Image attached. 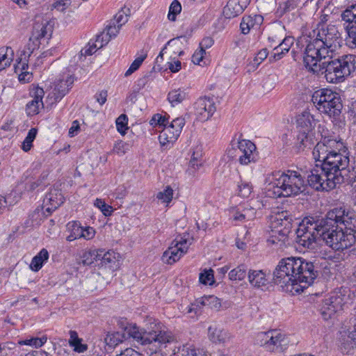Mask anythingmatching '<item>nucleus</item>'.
Instances as JSON below:
<instances>
[{
  "mask_svg": "<svg viewBox=\"0 0 356 356\" xmlns=\"http://www.w3.org/2000/svg\"><path fill=\"white\" fill-rule=\"evenodd\" d=\"M156 198L168 207L173 198V189L171 186H167L163 191L156 194Z\"/></svg>",
  "mask_w": 356,
  "mask_h": 356,
  "instance_id": "obj_40",
  "label": "nucleus"
},
{
  "mask_svg": "<svg viewBox=\"0 0 356 356\" xmlns=\"http://www.w3.org/2000/svg\"><path fill=\"white\" fill-rule=\"evenodd\" d=\"M341 21L347 32L346 44L352 49L356 48V3L348 6L341 14Z\"/></svg>",
  "mask_w": 356,
  "mask_h": 356,
  "instance_id": "obj_12",
  "label": "nucleus"
},
{
  "mask_svg": "<svg viewBox=\"0 0 356 356\" xmlns=\"http://www.w3.org/2000/svg\"><path fill=\"white\" fill-rule=\"evenodd\" d=\"M13 56V51L11 47H2L0 48V71L10 66L13 60L12 57H8V53Z\"/></svg>",
  "mask_w": 356,
  "mask_h": 356,
  "instance_id": "obj_37",
  "label": "nucleus"
},
{
  "mask_svg": "<svg viewBox=\"0 0 356 356\" xmlns=\"http://www.w3.org/2000/svg\"><path fill=\"white\" fill-rule=\"evenodd\" d=\"M98 250H86L83 252L81 257L79 264L83 266H90L94 262H98Z\"/></svg>",
  "mask_w": 356,
  "mask_h": 356,
  "instance_id": "obj_36",
  "label": "nucleus"
},
{
  "mask_svg": "<svg viewBox=\"0 0 356 356\" xmlns=\"http://www.w3.org/2000/svg\"><path fill=\"white\" fill-rule=\"evenodd\" d=\"M252 185L249 183L243 182L238 185V195L243 197H248L252 193Z\"/></svg>",
  "mask_w": 356,
  "mask_h": 356,
  "instance_id": "obj_55",
  "label": "nucleus"
},
{
  "mask_svg": "<svg viewBox=\"0 0 356 356\" xmlns=\"http://www.w3.org/2000/svg\"><path fill=\"white\" fill-rule=\"evenodd\" d=\"M299 3V0H286L285 1L280 2L276 10V14L279 17H282L285 13L297 8Z\"/></svg>",
  "mask_w": 356,
  "mask_h": 356,
  "instance_id": "obj_34",
  "label": "nucleus"
},
{
  "mask_svg": "<svg viewBox=\"0 0 356 356\" xmlns=\"http://www.w3.org/2000/svg\"><path fill=\"white\" fill-rule=\"evenodd\" d=\"M323 60L322 65L325 68V77L330 83L343 82L356 69V56L354 54H337Z\"/></svg>",
  "mask_w": 356,
  "mask_h": 356,
  "instance_id": "obj_6",
  "label": "nucleus"
},
{
  "mask_svg": "<svg viewBox=\"0 0 356 356\" xmlns=\"http://www.w3.org/2000/svg\"><path fill=\"white\" fill-rule=\"evenodd\" d=\"M147 344L155 343L161 348L175 340V335L163 324L156 319H149L147 324Z\"/></svg>",
  "mask_w": 356,
  "mask_h": 356,
  "instance_id": "obj_10",
  "label": "nucleus"
},
{
  "mask_svg": "<svg viewBox=\"0 0 356 356\" xmlns=\"http://www.w3.org/2000/svg\"><path fill=\"white\" fill-rule=\"evenodd\" d=\"M186 253V248L179 247L172 243L171 245L163 252L161 259L163 263L172 265L179 261Z\"/></svg>",
  "mask_w": 356,
  "mask_h": 356,
  "instance_id": "obj_23",
  "label": "nucleus"
},
{
  "mask_svg": "<svg viewBox=\"0 0 356 356\" xmlns=\"http://www.w3.org/2000/svg\"><path fill=\"white\" fill-rule=\"evenodd\" d=\"M119 254L113 250L105 251L104 249H99L98 266L114 270L119 265Z\"/></svg>",
  "mask_w": 356,
  "mask_h": 356,
  "instance_id": "obj_18",
  "label": "nucleus"
},
{
  "mask_svg": "<svg viewBox=\"0 0 356 356\" xmlns=\"http://www.w3.org/2000/svg\"><path fill=\"white\" fill-rule=\"evenodd\" d=\"M95 206L99 208L105 216H109L113 213V208L111 206L105 203L101 199H96L94 203Z\"/></svg>",
  "mask_w": 356,
  "mask_h": 356,
  "instance_id": "obj_51",
  "label": "nucleus"
},
{
  "mask_svg": "<svg viewBox=\"0 0 356 356\" xmlns=\"http://www.w3.org/2000/svg\"><path fill=\"white\" fill-rule=\"evenodd\" d=\"M149 124L154 127L162 128V129L168 124V120L165 116L159 113L154 114L149 120Z\"/></svg>",
  "mask_w": 356,
  "mask_h": 356,
  "instance_id": "obj_44",
  "label": "nucleus"
},
{
  "mask_svg": "<svg viewBox=\"0 0 356 356\" xmlns=\"http://www.w3.org/2000/svg\"><path fill=\"white\" fill-rule=\"evenodd\" d=\"M172 243L179 247L186 248V252L188 251L189 245L192 244L191 240L184 238L180 236H177Z\"/></svg>",
  "mask_w": 356,
  "mask_h": 356,
  "instance_id": "obj_56",
  "label": "nucleus"
},
{
  "mask_svg": "<svg viewBox=\"0 0 356 356\" xmlns=\"http://www.w3.org/2000/svg\"><path fill=\"white\" fill-rule=\"evenodd\" d=\"M47 176L46 174H42L36 180L30 179L27 181L25 184V189L28 191H33L35 189L42 186Z\"/></svg>",
  "mask_w": 356,
  "mask_h": 356,
  "instance_id": "obj_47",
  "label": "nucleus"
},
{
  "mask_svg": "<svg viewBox=\"0 0 356 356\" xmlns=\"http://www.w3.org/2000/svg\"><path fill=\"white\" fill-rule=\"evenodd\" d=\"M74 81V76L70 73H63L55 81L54 95V99L60 100L70 90Z\"/></svg>",
  "mask_w": 356,
  "mask_h": 356,
  "instance_id": "obj_16",
  "label": "nucleus"
},
{
  "mask_svg": "<svg viewBox=\"0 0 356 356\" xmlns=\"http://www.w3.org/2000/svg\"><path fill=\"white\" fill-rule=\"evenodd\" d=\"M128 17L129 15L123 10H121L114 16L113 19H111V24L115 23L122 27L127 22Z\"/></svg>",
  "mask_w": 356,
  "mask_h": 356,
  "instance_id": "obj_53",
  "label": "nucleus"
},
{
  "mask_svg": "<svg viewBox=\"0 0 356 356\" xmlns=\"http://www.w3.org/2000/svg\"><path fill=\"white\" fill-rule=\"evenodd\" d=\"M348 323V328L341 341V349L347 354L356 346V315L350 319Z\"/></svg>",
  "mask_w": 356,
  "mask_h": 356,
  "instance_id": "obj_17",
  "label": "nucleus"
},
{
  "mask_svg": "<svg viewBox=\"0 0 356 356\" xmlns=\"http://www.w3.org/2000/svg\"><path fill=\"white\" fill-rule=\"evenodd\" d=\"M236 155L241 165L255 163L258 159L256 145L249 140H241L238 142Z\"/></svg>",
  "mask_w": 356,
  "mask_h": 356,
  "instance_id": "obj_14",
  "label": "nucleus"
},
{
  "mask_svg": "<svg viewBox=\"0 0 356 356\" xmlns=\"http://www.w3.org/2000/svg\"><path fill=\"white\" fill-rule=\"evenodd\" d=\"M146 58V55H141L139 57L136 58L131 64L129 68L124 73L125 76H130L132 73L136 72L141 65L143 62Z\"/></svg>",
  "mask_w": 356,
  "mask_h": 356,
  "instance_id": "obj_49",
  "label": "nucleus"
},
{
  "mask_svg": "<svg viewBox=\"0 0 356 356\" xmlns=\"http://www.w3.org/2000/svg\"><path fill=\"white\" fill-rule=\"evenodd\" d=\"M115 124L118 131L122 135H124L128 129V117L127 115L121 114L116 119Z\"/></svg>",
  "mask_w": 356,
  "mask_h": 356,
  "instance_id": "obj_46",
  "label": "nucleus"
},
{
  "mask_svg": "<svg viewBox=\"0 0 356 356\" xmlns=\"http://www.w3.org/2000/svg\"><path fill=\"white\" fill-rule=\"evenodd\" d=\"M49 252L45 248H42L31 260L30 268L34 271H39L44 262L49 259Z\"/></svg>",
  "mask_w": 356,
  "mask_h": 356,
  "instance_id": "obj_33",
  "label": "nucleus"
},
{
  "mask_svg": "<svg viewBox=\"0 0 356 356\" xmlns=\"http://www.w3.org/2000/svg\"><path fill=\"white\" fill-rule=\"evenodd\" d=\"M203 307V305H201L200 303H197V299L195 300V302L191 305L188 307L187 313L191 314L195 313V314H197L200 312V309Z\"/></svg>",
  "mask_w": 356,
  "mask_h": 356,
  "instance_id": "obj_63",
  "label": "nucleus"
},
{
  "mask_svg": "<svg viewBox=\"0 0 356 356\" xmlns=\"http://www.w3.org/2000/svg\"><path fill=\"white\" fill-rule=\"evenodd\" d=\"M317 263L302 257H290L282 259L273 274V281L283 291L300 293L312 285L319 275Z\"/></svg>",
  "mask_w": 356,
  "mask_h": 356,
  "instance_id": "obj_2",
  "label": "nucleus"
},
{
  "mask_svg": "<svg viewBox=\"0 0 356 356\" xmlns=\"http://www.w3.org/2000/svg\"><path fill=\"white\" fill-rule=\"evenodd\" d=\"M128 144L123 142L120 141L118 142L115 146H114V151L117 152L119 154H122L126 152V150L127 149Z\"/></svg>",
  "mask_w": 356,
  "mask_h": 356,
  "instance_id": "obj_61",
  "label": "nucleus"
},
{
  "mask_svg": "<svg viewBox=\"0 0 356 356\" xmlns=\"http://www.w3.org/2000/svg\"><path fill=\"white\" fill-rule=\"evenodd\" d=\"M188 97L186 89L176 88L171 90L168 94V100L172 106L183 102Z\"/></svg>",
  "mask_w": 356,
  "mask_h": 356,
  "instance_id": "obj_32",
  "label": "nucleus"
},
{
  "mask_svg": "<svg viewBox=\"0 0 356 356\" xmlns=\"http://www.w3.org/2000/svg\"><path fill=\"white\" fill-rule=\"evenodd\" d=\"M349 161L345 166L341 164L337 165L333 170L322 177L323 180H318L311 187L316 191H330L338 184L346 182L354 188H356V167L350 169L348 167Z\"/></svg>",
  "mask_w": 356,
  "mask_h": 356,
  "instance_id": "obj_7",
  "label": "nucleus"
},
{
  "mask_svg": "<svg viewBox=\"0 0 356 356\" xmlns=\"http://www.w3.org/2000/svg\"><path fill=\"white\" fill-rule=\"evenodd\" d=\"M185 124V119L179 117L174 119L169 125L165 127L161 131L159 139L162 145L167 143H172L175 142Z\"/></svg>",
  "mask_w": 356,
  "mask_h": 356,
  "instance_id": "obj_13",
  "label": "nucleus"
},
{
  "mask_svg": "<svg viewBox=\"0 0 356 356\" xmlns=\"http://www.w3.org/2000/svg\"><path fill=\"white\" fill-rule=\"evenodd\" d=\"M18 74L19 81L22 83H28L32 80L33 74L28 71H23L17 73Z\"/></svg>",
  "mask_w": 356,
  "mask_h": 356,
  "instance_id": "obj_58",
  "label": "nucleus"
},
{
  "mask_svg": "<svg viewBox=\"0 0 356 356\" xmlns=\"http://www.w3.org/2000/svg\"><path fill=\"white\" fill-rule=\"evenodd\" d=\"M249 4V0H229L223 8V15L227 19L234 18L241 14Z\"/></svg>",
  "mask_w": 356,
  "mask_h": 356,
  "instance_id": "obj_22",
  "label": "nucleus"
},
{
  "mask_svg": "<svg viewBox=\"0 0 356 356\" xmlns=\"http://www.w3.org/2000/svg\"><path fill=\"white\" fill-rule=\"evenodd\" d=\"M67 229L75 235V237L81 238L83 236V227L77 221H72L67 225Z\"/></svg>",
  "mask_w": 356,
  "mask_h": 356,
  "instance_id": "obj_50",
  "label": "nucleus"
},
{
  "mask_svg": "<svg viewBox=\"0 0 356 356\" xmlns=\"http://www.w3.org/2000/svg\"><path fill=\"white\" fill-rule=\"evenodd\" d=\"M248 280L252 286L258 289L266 286L269 283L268 277L262 270H250Z\"/></svg>",
  "mask_w": 356,
  "mask_h": 356,
  "instance_id": "obj_25",
  "label": "nucleus"
},
{
  "mask_svg": "<svg viewBox=\"0 0 356 356\" xmlns=\"http://www.w3.org/2000/svg\"><path fill=\"white\" fill-rule=\"evenodd\" d=\"M95 231L92 227H86L85 228L83 227V236H81V238L86 239V240H90L95 236Z\"/></svg>",
  "mask_w": 356,
  "mask_h": 356,
  "instance_id": "obj_62",
  "label": "nucleus"
},
{
  "mask_svg": "<svg viewBox=\"0 0 356 356\" xmlns=\"http://www.w3.org/2000/svg\"><path fill=\"white\" fill-rule=\"evenodd\" d=\"M268 186L277 197L296 196L305 191V184L302 175L296 171L276 172Z\"/></svg>",
  "mask_w": 356,
  "mask_h": 356,
  "instance_id": "obj_5",
  "label": "nucleus"
},
{
  "mask_svg": "<svg viewBox=\"0 0 356 356\" xmlns=\"http://www.w3.org/2000/svg\"><path fill=\"white\" fill-rule=\"evenodd\" d=\"M314 119L313 115L307 111L302 112L297 118L298 131L313 133L314 127Z\"/></svg>",
  "mask_w": 356,
  "mask_h": 356,
  "instance_id": "obj_26",
  "label": "nucleus"
},
{
  "mask_svg": "<svg viewBox=\"0 0 356 356\" xmlns=\"http://www.w3.org/2000/svg\"><path fill=\"white\" fill-rule=\"evenodd\" d=\"M350 290L346 287H340L330 292L322 301L320 312L325 320L331 318L337 312L341 311L349 297Z\"/></svg>",
  "mask_w": 356,
  "mask_h": 356,
  "instance_id": "obj_9",
  "label": "nucleus"
},
{
  "mask_svg": "<svg viewBox=\"0 0 356 356\" xmlns=\"http://www.w3.org/2000/svg\"><path fill=\"white\" fill-rule=\"evenodd\" d=\"M308 42L303 56V62L307 68L315 71L318 63L327 58L337 55L341 47V34L338 28L333 24H318L309 33Z\"/></svg>",
  "mask_w": 356,
  "mask_h": 356,
  "instance_id": "obj_3",
  "label": "nucleus"
},
{
  "mask_svg": "<svg viewBox=\"0 0 356 356\" xmlns=\"http://www.w3.org/2000/svg\"><path fill=\"white\" fill-rule=\"evenodd\" d=\"M246 271L245 266H238L229 273V278L232 281H241L246 277Z\"/></svg>",
  "mask_w": 356,
  "mask_h": 356,
  "instance_id": "obj_41",
  "label": "nucleus"
},
{
  "mask_svg": "<svg viewBox=\"0 0 356 356\" xmlns=\"http://www.w3.org/2000/svg\"><path fill=\"white\" fill-rule=\"evenodd\" d=\"M47 337L46 336H42V337H32L31 339L22 340L19 341V343L35 348H40L47 342Z\"/></svg>",
  "mask_w": 356,
  "mask_h": 356,
  "instance_id": "obj_42",
  "label": "nucleus"
},
{
  "mask_svg": "<svg viewBox=\"0 0 356 356\" xmlns=\"http://www.w3.org/2000/svg\"><path fill=\"white\" fill-rule=\"evenodd\" d=\"M33 51L34 50L31 49V44H27L25 49L22 51L20 56L17 60V64L14 66L15 73L28 71L29 59Z\"/></svg>",
  "mask_w": 356,
  "mask_h": 356,
  "instance_id": "obj_28",
  "label": "nucleus"
},
{
  "mask_svg": "<svg viewBox=\"0 0 356 356\" xmlns=\"http://www.w3.org/2000/svg\"><path fill=\"white\" fill-rule=\"evenodd\" d=\"M125 330L129 337H132L138 343L142 345L147 344V327L144 330H142L136 325H130L126 327Z\"/></svg>",
  "mask_w": 356,
  "mask_h": 356,
  "instance_id": "obj_30",
  "label": "nucleus"
},
{
  "mask_svg": "<svg viewBox=\"0 0 356 356\" xmlns=\"http://www.w3.org/2000/svg\"><path fill=\"white\" fill-rule=\"evenodd\" d=\"M44 95V90L41 88H36L31 92L33 99L29 102L26 106V111L28 115L33 116L39 113L40 110L44 108L42 98Z\"/></svg>",
  "mask_w": 356,
  "mask_h": 356,
  "instance_id": "obj_19",
  "label": "nucleus"
},
{
  "mask_svg": "<svg viewBox=\"0 0 356 356\" xmlns=\"http://www.w3.org/2000/svg\"><path fill=\"white\" fill-rule=\"evenodd\" d=\"M116 356H143L141 353L135 350L133 348H126L123 351L121 352L120 355H118Z\"/></svg>",
  "mask_w": 356,
  "mask_h": 356,
  "instance_id": "obj_64",
  "label": "nucleus"
},
{
  "mask_svg": "<svg viewBox=\"0 0 356 356\" xmlns=\"http://www.w3.org/2000/svg\"><path fill=\"white\" fill-rule=\"evenodd\" d=\"M199 280L203 284L212 285L214 283L213 270L210 269L201 273L200 274Z\"/></svg>",
  "mask_w": 356,
  "mask_h": 356,
  "instance_id": "obj_48",
  "label": "nucleus"
},
{
  "mask_svg": "<svg viewBox=\"0 0 356 356\" xmlns=\"http://www.w3.org/2000/svg\"><path fill=\"white\" fill-rule=\"evenodd\" d=\"M264 22L261 15L243 16L240 24L241 33L244 35L249 33L251 29H257Z\"/></svg>",
  "mask_w": 356,
  "mask_h": 356,
  "instance_id": "obj_24",
  "label": "nucleus"
},
{
  "mask_svg": "<svg viewBox=\"0 0 356 356\" xmlns=\"http://www.w3.org/2000/svg\"><path fill=\"white\" fill-rule=\"evenodd\" d=\"M268 55V49L266 48L262 49L257 53V56L251 62V65L253 67H257L267 58Z\"/></svg>",
  "mask_w": 356,
  "mask_h": 356,
  "instance_id": "obj_54",
  "label": "nucleus"
},
{
  "mask_svg": "<svg viewBox=\"0 0 356 356\" xmlns=\"http://www.w3.org/2000/svg\"><path fill=\"white\" fill-rule=\"evenodd\" d=\"M64 202V197L60 190L52 188L43 200L45 211L50 214Z\"/></svg>",
  "mask_w": 356,
  "mask_h": 356,
  "instance_id": "obj_20",
  "label": "nucleus"
},
{
  "mask_svg": "<svg viewBox=\"0 0 356 356\" xmlns=\"http://www.w3.org/2000/svg\"><path fill=\"white\" fill-rule=\"evenodd\" d=\"M194 109L197 118L205 121L213 115L216 108L212 98L202 97L194 103Z\"/></svg>",
  "mask_w": 356,
  "mask_h": 356,
  "instance_id": "obj_15",
  "label": "nucleus"
},
{
  "mask_svg": "<svg viewBox=\"0 0 356 356\" xmlns=\"http://www.w3.org/2000/svg\"><path fill=\"white\" fill-rule=\"evenodd\" d=\"M273 339L270 340L268 351L281 353L286 350L289 343L287 336L280 330H273Z\"/></svg>",
  "mask_w": 356,
  "mask_h": 356,
  "instance_id": "obj_21",
  "label": "nucleus"
},
{
  "mask_svg": "<svg viewBox=\"0 0 356 356\" xmlns=\"http://www.w3.org/2000/svg\"><path fill=\"white\" fill-rule=\"evenodd\" d=\"M297 243L310 248L321 239L332 250L348 249L356 242V218L353 212L344 207L329 211L325 217H305L297 232Z\"/></svg>",
  "mask_w": 356,
  "mask_h": 356,
  "instance_id": "obj_1",
  "label": "nucleus"
},
{
  "mask_svg": "<svg viewBox=\"0 0 356 356\" xmlns=\"http://www.w3.org/2000/svg\"><path fill=\"white\" fill-rule=\"evenodd\" d=\"M205 50L200 48L199 51H196L192 56V61L194 64L200 65L203 59V55L205 54Z\"/></svg>",
  "mask_w": 356,
  "mask_h": 356,
  "instance_id": "obj_60",
  "label": "nucleus"
},
{
  "mask_svg": "<svg viewBox=\"0 0 356 356\" xmlns=\"http://www.w3.org/2000/svg\"><path fill=\"white\" fill-rule=\"evenodd\" d=\"M53 33V26L48 19L42 16H36L33 24L31 35L29 38L31 49H38L40 44L47 42L51 38Z\"/></svg>",
  "mask_w": 356,
  "mask_h": 356,
  "instance_id": "obj_11",
  "label": "nucleus"
},
{
  "mask_svg": "<svg viewBox=\"0 0 356 356\" xmlns=\"http://www.w3.org/2000/svg\"><path fill=\"white\" fill-rule=\"evenodd\" d=\"M122 27L117 24H111V20L105 28V31L102 35V40L106 43L108 42L112 38H115Z\"/></svg>",
  "mask_w": 356,
  "mask_h": 356,
  "instance_id": "obj_35",
  "label": "nucleus"
},
{
  "mask_svg": "<svg viewBox=\"0 0 356 356\" xmlns=\"http://www.w3.org/2000/svg\"><path fill=\"white\" fill-rule=\"evenodd\" d=\"M181 11V5L177 0H174L169 8L168 18L170 21L175 22L176 17Z\"/></svg>",
  "mask_w": 356,
  "mask_h": 356,
  "instance_id": "obj_45",
  "label": "nucleus"
},
{
  "mask_svg": "<svg viewBox=\"0 0 356 356\" xmlns=\"http://www.w3.org/2000/svg\"><path fill=\"white\" fill-rule=\"evenodd\" d=\"M197 303L203 306H208L212 309H218L221 306L220 300L215 296L202 297L197 299Z\"/></svg>",
  "mask_w": 356,
  "mask_h": 356,
  "instance_id": "obj_39",
  "label": "nucleus"
},
{
  "mask_svg": "<svg viewBox=\"0 0 356 356\" xmlns=\"http://www.w3.org/2000/svg\"><path fill=\"white\" fill-rule=\"evenodd\" d=\"M181 38V37H178V38H173V39L169 40L167 42V44L165 46V47L160 52L159 55L157 57V59L159 57H161V58L163 57V51L166 48L167 45L170 46V47H173L174 49H175L174 52L175 53H178L179 56H181L182 55H184V51L183 50H181V48H180V45L181 44V42L180 41V38Z\"/></svg>",
  "mask_w": 356,
  "mask_h": 356,
  "instance_id": "obj_43",
  "label": "nucleus"
},
{
  "mask_svg": "<svg viewBox=\"0 0 356 356\" xmlns=\"http://www.w3.org/2000/svg\"><path fill=\"white\" fill-rule=\"evenodd\" d=\"M314 144V133L298 131L295 145L298 151H304L306 148L311 149Z\"/></svg>",
  "mask_w": 356,
  "mask_h": 356,
  "instance_id": "obj_27",
  "label": "nucleus"
},
{
  "mask_svg": "<svg viewBox=\"0 0 356 356\" xmlns=\"http://www.w3.org/2000/svg\"><path fill=\"white\" fill-rule=\"evenodd\" d=\"M312 102L318 111L334 119L339 116L343 108L339 94L328 88L315 91Z\"/></svg>",
  "mask_w": 356,
  "mask_h": 356,
  "instance_id": "obj_8",
  "label": "nucleus"
},
{
  "mask_svg": "<svg viewBox=\"0 0 356 356\" xmlns=\"http://www.w3.org/2000/svg\"><path fill=\"white\" fill-rule=\"evenodd\" d=\"M346 147L341 138L329 136L323 137L314 147L312 154L316 161L321 163L316 164L307 175V181L310 186L318 180H323L322 177L332 171L334 168L341 164L345 166L348 161V156L343 155Z\"/></svg>",
  "mask_w": 356,
  "mask_h": 356,
  "instance_id": "obj_4",
  "label": "nucleus"
},
{
  "mask_svg": "<svg viewBox=\"0 0 356 356\" xmlns=\"http://www.w3.org/2000/svg\"><path fill=\"white\" fill-rule=\"evenodd\" d=\"M172 356H207V354L203 349L196 348L192 345L186 344L177 348Z\"/></svg>",
  "mask_w": 356,
  "mask_h": 356,
  "instance_id": "obj_31",
  "label": "nucleus"
},
{
  "mask_svg": "<svg viewBox=\"0 0 356 356\" xmlns=\"http://www.w3.org/2000/svg\"><path fill=\"white\" fill-rule=\"evenodd\" d=\"M286 54L283 49L277 50V46L273 49V54L270 56V60L277 61L280 60Z\"/></svg>",
  "mask_w": 356,
  "mask_h": 356,
  "instance_id": "obj_59",
  "label": "nucleus"
},
{
  "mask_svg": "<svg viewBox=\"0 0 356 356\" xmlns=\"http://www.w3.org/2000/svg\"><path fill=\"white\" fill-rule=\"evenodd\" d=\"M273 330L261 332L257 334L255 342L257 345L263 346L268 351V345L270 340L273 339Z\"/></svg>",
  "mask_w": 356,
  "mask_h": 356,
  "instance_id": "obj_38",
  "label": "nucleus"
},
{
  "mask_svg": "<svg viewBox=\"0 0 356 356\" xmlns=\"http://www.w3.org/2000/svg\"><path fill=\"white\" fill-rule=\"evenodd\" d=\"M82 339H79L78 341H75L70 346L74 348V350L79 353H82L86 352L88 350V345L82 343Z\"/></svg>",
  "mask_w": 356,
  "mask_h": 356,
  "instance_id": "obj_57",
  "label": "nucleus"
},
{
  "mask_svg": "<svg viewBox=\"0 0 356 356\" xmlns=\"http://www.w3.org/2000/svg\"><path fill=\"white\" fill-rule=\"evenodd\" d=\"M208 336L213 343H225L230 339V334L227 331L216 326H210L208 328Z\"/></svg>",
  "mask_w": 356,
  "mask_h": 356,
  "instance_id": "obj_29",
  "label": "nucleus"
},
{
  "mask_svg": "<svg viewBox=\"0 0 356 356\" xmlns=\"http://www.w3.org/2000/svg\"><path fill=\"white\" fill-rule=\"evenodd\" d=\"M295 39L291 36H286L277 46V50L283 49L288 53L293 44Z\"/></svg>",
  "mask_w": 356,
  "mask_h": 356,
  "instance_id": "obj_52",
  "label": "nucleus"
}]
</instances>
